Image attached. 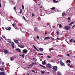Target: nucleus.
<instances>
[{"mask_svg": "<svg viewBox=\"0 0 75 75\" xmlns=\"http://www.w3.org/2000/svg\"><path fill=\"white\" fill-rule=\"evenodd\" d=\"M48 74H50V72H47Z\"/></svg>", "mask_w": 75, "mask_h": 75, "instance_id": "nucleus-60", "label": "nucleus"}, {"mask_svg": "<svg viewBox=\"0 0 75 75\" xmlns=\"http://www.w3.org/2000/svg\"><path fill=\"white\" fill-rule=\"evenodd\" d=\"M75 23V21H73V22H72L71 23L69 24V25H72V24H73V23Z\"/></svg>", "mask_w": 75, "mask_h": 75, "instance_id": "nucleus-22", "label": "nucleus"}, {"mask_svg": "<svg viewBox=\"0 0 75 75\" xmlns=\"http://www.w3.org/2000/svg\"><path fill=\"white\" fill-rule=\"evenodd\" d=\"M67 63H71V62L69 60H68L66 61Z\"/></svg>", "mask_w": 75, "mask_h": 75, "instance_id": "nucleus-17", "label": "nucleus"}, {"mask_svg": "<svg viewBox=\"0 0 75 75\" xmlns=\"http://www.w3.org/2000/svg\"><path fill=\"white\" fill-rule=\"evenodd\" d=\"M41 73L42 74H45V71H41Z\"/></svg>", "mask_w": 75, "mask_h": 75, "instance_id": "nucleus-12", "label": "nucleus"}, {"mask_svg": "<svg viewBox=\"0 0 75 75\" xmlns=\"http://www.w3.org/2000/svg\"><path fill=\"white\" fill-rule=\"evenodd\" d=\"M2 64H3V65H4V62H3L2 63Z\"/></svg>", "mask_w": 75, "mask_h": 75, "instance_id": "nucleus-54", "label": "nucleus"}, {"mask_svg": "<svg viewBox=\"0 0 75 75\" xmlns=\"http://www.w3.org/2000/svg\"><path fill=\"white\" fill-rule=\"evenodd\" d=\"M19 55H20V56H21V57H23V55H21V54H20Z\"/></svg>", "mask_w": 75, "mask_h": 75, "instance_id": "nucleus-52", "label": "nucleus"}, {"mask_svg": "<svg viewBox=\"0 0 75 75\" xmlns=\"http://www.w3.org/2000/svg\"><path fill=\"white\" fill-rule=\"evenodd\" d=\"M0 41H1V39L0 38Z\"/></svg>", "mask_w": 75, "mask_h": 75, "instance_id": "nucleus-61", "label": "nucleus"}, {"mask_svg": "<svg viewBox=\"0 0 75 75\" xmlns=\"http://www.w3.org/2000/svg\"><path fill=\"white\" fill-rule=\"evenodd\" d=\"M42 64H43V65H45L47 64V63H46V62L45 61H43L42 62Z\"/></svg>", "mask_w": 75, "mask_h": 75, "instance_id": "nucleus-10", "label": "nucleus"}, {"mask_svg": "<svg viewBox=\"0 0 75 75\" xmlns=\"http://www.w3.org/2000/svg\"><path fill=\"white\" fill-rule=\"evenodd\" d=\"M45 34H47V33H45Z\"/></svg>", "mask_w": 75, "mask_h": 75, "instance_id": "nucleus-63", "label": "nucleus"}, {"mask_svg": "<svg viewBox=\"0 0 75 75\" xmlns=\"http://www.w3.org/2000/svg\"><path fill=\"white\" fill-rule=\"evenodd\" d=\"M6 30L10 31V30H11V27H10L9 28H6Z\"/></svg>", "mask_w": 75, "mask_h": 75, "instance_id": "nucleus-9", "label": "nucleus"}, {"mask_svg": "<svg viewBox=\"0 0 75 75\" xmlns=\"http://www.w3.org/2000/svg\"><path fill=\"white\" fill-rule=\"evenodd\" d=\"M25 55V54H23V56H24V55Z\"/></svg>", "mask_w": 75, "mask_h": 75, "instance_id": "nucleus-57", "label": "nucleus"}, {"mask_svg": "<svg viewBox=\"0 0 75 75\" xmlns=\"http://www.w3.org/2000/svg\"><path fill=\"white\" fill-rule=\"evenodd\" d=\"M23 53H27V50L26 49H25L23 50Z\"/></svg>", "mask_w": 75, "mask_h": 75, "instance_id": "nucleus-7", "label": "nucleus"}, {"mask_svg": "<svg viewBox=\"0 0 75 75\" xmlns=\"http://www.w3.org/2000/svg\"><path fill=\"white\" fill-rule=\"evenodd\" d=\"M72 67H73V66L72 65H71V66L70 67H71V68H72Z\"/></svg>", "mask_w": 75, "mask_h": 75, "instance_id": "nucleus-53", "label": "nucleus"}, {"mask_svg": "<svg viewBox=\"0 0 75 75\" xmlns=\"http://www.w3.org/2000/svg\"><path fill=\"white\" fill-rule=\"evenodd\" d=\"M52 69L53 71H57V70L58 69V67H57L55 66L53 67Z\"/></svg>", "mask_w": 75, "mask_h": 75, "instance_id": "nucleus-2", "label": "nucleus"}, {"mask_svg": "<svg viewBox=\"0 0 75 75\" xmlns=\"http://www.w3.org/2000/svg\"><path fill=\"white\" fill-rule=\"evenodd\" d=\"M33 47L35 49V50H37V51H39V50L37 49L36 48V47H35V46L33 45Z\"/></svg>", "mask_w": 75, "mask_h": 75, "instance_id": "nucleus-15", "label": "nucleus"}, {"mask_svg": "<svg viewBox=\"0 0 75 75\" xmlns=\"http://www.w3.org/2000/svg\"><path fill=\"white\" fill-rule=\"evenodd\" d=\"M23 18L24 19V20H26V19L25 18V17H24V16H23Z\"/></svg>", "mask_w": 75, "mask_h": 75, "instance_id": "nucleus-32", "label": "nucleus"}, {"mask_svg": "<svg viewBox=\"0 0 75 75\" xmlns=\"http://www.w3.org/2000/svg\"><path fill=\"white\" fill-rule=\"evenodd\" d=\"M32 72H35V71L34 70H32Z\"/></svg>", "mask_w": 75, "mask_h": 75, "instance_id": "nucleus-40", "label": "nucleus"}, {"mask_svg": "<svg viewBox=\"0 0 75 75\" xmlns=\"http://www.w3.org/2000/svg\"><path fill=\"white\" fill-rule=\"evenodd\" d=\"M32 66H33V64H31L30 65V67H32Z\"/></svg>", "mask_w": 75, "mask_h": 75, "instance_id": "nucleus-47", "label": "nucleus"}, {"mask_svg": "<svg viewBox=\"0 0 75 75\" xmlns=\"http://www.w3.org/2000/svg\"><path fill=\"white\" fill-rule=\"evenodd\" d=\"M68 65L69 66V67L70 66V64L69 63H68Z\"/></svg>", "mask_w": 75, "mask_h": 75, "instance_id": "nucleus-48", "label": "nucleus"}, {"mask_svg": "<svg viewBox=\"0 0 75 75\" xmlns=\"http://www.w3.org/2000/svg\"><path fill=\"white\" fill-rule=\"evenodd\" d=\"M52 9L53 10H55V7H52Z\"/></svg>", "mask_w": 75, "mask_h": 75, "instance_id": "nucleus-28", "label": "nucleus"}, {"mask_svg": "<svg viewBox=\"0 0 75 75\" xmlns=\"http://www.w3.org/2000/svg\"><path fill=\"white\" fill-rule=\"evenodd\" d=\"M57 74L59 75H61V73H59V72H57Z\"/></svg>", "mask_w": 75, "mask_h": 75, "instance_id": "nucleus-36", "label": "nucleus"}, {"mask_svg": "<svg viewBox=\"0 0 75 75\" xmlns=\"http://www.w3.org/2000/svg\"><path fill=\"white\" fill-rule=\"evenodd\" d=\"M53 1L54 2V3H57L58 2V1H56V0H53Z\"/></svg>", "mask_w": 75, "mask_h": 75, "instance_id": "nucleus-20", "label": "nucleus"}, {"mask_svg": "<svg viewBox=\"0 0 75 75\" xmlns=\"http://www.w3.org/2000/svg\"><path fill=\"white\" fill-rule=\"evenodd\" d=\"M59 27L60 28H61V27H62V25H61V24H60L59 25Z\"/></svg>", "mask_w": 75, "mask_h": 75, "instance_id": "nucleus-26", "label": "nucleus"}, {"mask_svg": "<svg viewBox=\"0 0 75 75\" xmlns=\"http://www.w3.org/2000/svg\"><path fill=\"white\" fill-rule=\"evenodd\" d=\"M73 42H75V40H74Z\"/></svg>", "mask_w": 75, "mask_h": 75, "instance_id": "nucleus-59", "label": "nucleus"}, {"mask_svg": "<svg viewBox=\"0 0 75 75\" xmlns=\"http://www.w3.org/2000/svg\"><path fill=\"white\" fill-rule=\"evenodd\" d=\"M34 16H35V14H34V13H33L32 14V16L34 17Z\"/></svg>", "mask_w": 75, "mask_h": 75, "instance_id": "nucleus-34", "label": "nucleus"}, {"mask_svg": "<svg viewBox=\"0 0 75 75\" xmlns=\"http://www.w3.org/2000/svg\"><path fill=\"white\" fill-rule=\"evenodd\" d=\"M8 42H11V40H10V39H8Z\"/></svg>", "mask_w": 75, "mask_h": 75, "instance_id": "nucleus-31", "label": "nucleus"}, {"mask_svg": "<svg viewBox=\"0 0 75 75\" xmlns=\"http://www.w3.org/2000/svg\"><path fill=\"white\" fill-rule=\"evenodd\" d=\"M12 47H13L14 48V45H12Z\"/></svg>", "mask_w": 75, "mask_h": 75, "instance_id": "nucleus-50", "label": "nucleus"}, {"mask_svg": "<svg viewBox=\"0 0 75 75\" xmlns=\"http://www.w3.org/2000/svg\"><path fill=\"white\" fill-rule=\"evenodd\" d=\"M51 38V37L48 36V37H46L45 38L44 40H48L49 39H50Z\"/></svg>", "mask_w": 75, "mask_h": 75, "instance_id": "nucleus-3", "label": "nucleus"}, {"mask_svg": "<svg viewBox=\"0 0 75 75\" xmlns=\"http://www.w3.org/2000/svg\"><path fill=\"white\" fill-rule=\"evenodd\" d=\"M32 64L33 65H34L36 64V63H32Z\"/></svg>", "mask_w": 75, "mask_h": 75, "instance_id": "nucleus-29", "label": "nucleus"}, {"mask_svg": "<svg viewBox=\"0 0 75 75\" xmlns=\"http://www.w3.org/2000/svg\"><path fill=\"white\" fill-rule=\"evenodd\" d=\"M51 50H54V49L52 48H51Z\"/></svg>", "mask_w": 75, "mask_h": 75, "instance_id": "nucleus-51", "label": "nucleus"}, {"mask_svg": "<svg viewBox=\"0 0 75 75\" xmlns=\"http://www.w3.org/2000/svg\"><path fill=\"white\" fill-rule=\"evenodd\" d=\"M73 40H74V39H71L70 40V42H72V41H73Z\"/></svg>", "mask_w": 75, "mask_h": 75, "instance_id": "nucleus-35", "label": "nucleus"}, {"mask_svg": "<svg viewBox=\"0 0 75 75\" xmlns=\"http://www.w3.org/2000/svg\"><path fill=\"white\" fill-rule=\"evenodd\" d=\"M36 38L37 39H39V36H37Z\"/></svg>", "mask_w": 75, "mask_h": 75, "instance_id": "nucleus-45", "label": "nucleus"}, {"mask_svg": "<svg viewBox=\"0 0 75 75\" xmlns=\"http://www.w3.org/2000/svg\"><path fill=\"white\" fill-rule=\"evenodd\" d=\"M22 57H23V58H24V56H23Z\"/></svg>", "mask_w": 75, "mask_h": 75, "instance_id": "nucleus-62", "label": "nucleus"}, {"mask_svg": "<svg viewBox=\"0 0 75 75\" xmlns=\"http://www.w3.org/2000/svg\"><path fill=\"white\" fill-rule=\"evenodd\" d=\"M46 67L47 68H49V69H51V65L50 64H47Z\"/></svg>", "mask_w": 75, "mask_h": 75, "instance_id": "nucleus-1", "label": "nucleus"}, {"mask_svg": "<svg viewBox=\"0 0 75 75\" xmlns=\"http://www.w3.org/2000/svg\"><path fill=\"white\" fill-rule=\"evenodd\" d=\"M0 69L1 71H3L4 70V69L3 68H1Z\"/></svg>", "mask_w": 75, "mask_h": 75, "instance_id": "nucleus-27", "label": "nucleus"}, {"mask_svg": "<svg viewBox=\"0 0 75 75\" xmlns=\"http://www.w3.org/2000/svg\"><path fill=\"white\" fill-rule=\"evenodd\" d=\"M75 25H74L73 27H72V28H73V27H75Z\"/></svg>", "mask_w": 75, "mask_h": 75, "instance_id": "nucleus-56", "label": "nucleus"}, {"mask_svg": "<svg viewBox=\"0 0 75 75\" xmlns=\"http://www.w3.org/2000/svg\"><path fill=\"white\" fill-rule=\"evenodd\" d=\"M34 30L35 31H36L37 30V27H35L34 28Z\"/></svg>", "mask_w": 75, "mask_h": 75, "instance_id": "nucleus-19", "label": "nucleus"}, {"mask_svg": "<svg viewBox=\"0 0 75 75\" xmlns=\"http://www.w3.org/2000/svg\"><path fill=\"white\" fill-rule=\"evenodd\" d=\"M56 40H61V39L59 38H57L56 39Z\"/></svg>", "mask_w": 75, "mask_h": 75, "instance_id": "nucleus-41", "label": "nucleus"}, {"mask_svg": "<svg viewBox=\"0 0 75 75\" xmlns=\"http://www.w3.org/2000/svg\"><path fill=\"white\" fill-rule=\"evenodd\" d=\"M22 8L23 10H24V5H22Z\"/></svg>", "mask_w": 75, "mask_h": 75, "instance_id": "nucleus-30", "label": "nucleus"}, {"mask_svg": "<svg viewBox=\"0 0 75 75\" xmlns=\"http://www.w3.org/2000/svg\"><path fill=\"white\" fill-rule=\"evenodd\" d=\"M39 50L41 52H42V51H43V50H44V49L41 48H40Z\"/></svg>", "mask_w": 75, "mask_h": 75, "instance_id": "nucleus-11", "label": "nucleus"}, {"mask_svg": "<svg viewBox=\"0 0 75 75\" xmlns=\"http://www.w3.org/2000/svg\"><path fill=\"white\" fill-rule=\"evenodd\" d=\"M67 56H68V57H69V56H70V55H69V54H67Z\"/></svg>", "mask_w": 75, "mask_h": 75, "instance_id": "nucleus-46", "label": "nucleus"}, {"mask_svg": "<svg viewBox=\"0 0 75 75\" xmlns=\"http://www.w3.org/2000/svg\"><path fill=\"white\" fill-rule=\"evenodd\" d=\"M16 51H18L19 52H21V50L19 48L16 49Z\"/></svg>", "mask_w": 75, "mask_h": 75, "instance_id": "nucleus-14", "label": "nucleus"}, {"mask_svg": "<svg viewBox=\"0 0 75 75\" xmlns=\"http://www.w3.org/2000/svg\"><path fill=\"white\" fill-rule=\"evenodd\" d=\"M11 45H14V43L12 42H11Z\"/></svg>", "mask_w": 75, "mask_h": 75, "instance_id": "nucleus-21", "label": "nucleus"}, {"mask_svg": "<svg viewBox=\"0 0 75 75\" xmlns=\"http://www.w3.org/2000/svg\"><path fill=\"white\" fill-rule=\"evenodd\" d=\"M13 9L14 10H16V6H15L14 7Z\"/></svg>", "mask_w": 75, "mask_h": 75, "instance_id": "nucleus-39", "label": "nucleus"}, {"mask_svg": "<svg viewBox=\"0 0 75 75\" xmlns=\"http://www.w3.org/2000/svg\"><path fill=\"white\" fill-rule=\"evenodd\" d=\"M65 29L67 30H68L70 29V28L68 26H66L65 27Z\"/></svg>", "mask_w": 75, "mask_h": 75, "instance_id": "nucleus-4", "label": "nucleus"}, {"mask_svg": "<svg viewBox=\"0 0 75 75\" xmlns=\"http://www.w3.org/2000/svg\"><path fill=\"white\" fill-rule=\"evenodd\" d=\"M28 75H30V73H28Z\"/></svg>", "mask_w": 75, "mask_h": 75, "instance_id": "nucleus-58", "label": "nucleus"}, {"mask_svg": "<svg viewBox=\"0 0 75 75\" xmlns=\"http://www.w3.org/2000/svg\"><path fill=\"white\" fill-rule=\"evenodd\" d=\"M60 63L61 65L62 66H64V63H63L62 61H60Z\"/></svg>", "mask_w": 75, "mask_h": 75, "instance_id": "nucleus-8", "label": "nucleus"}, {"mask_svg": "<svg viewBox=\"0 0 75 75\" xmlns=\"http://www.w3.org/2000/svg\"><path fill=\"white\" fill-rule=\"evenodd\" d=\"M64 16H67V14L66 13H64L62 15V16L63 17Z\"/></svg>", "mask_w": 75, "mask_h": 75, "instance_id": "nucleus-23", "label": "nucleus"}, {"mask_svg": "<svg viewBox=\"0 0 75 75\" xmlns=\"http://www.w3.org/2000/svg\"><path fill=\"white\" fill-rule=\"evenodd\" d=\"M58 35H59V32H58V31H57V33H56Z\"/></svg>", "mask_w": 75, "mask_h": 75, "instance_id": "nucleus-25", "label": "nucleus"}, {"mask_svg": "<svg viewBox=\"0 0 75 75\" xmlns=\"http://www.w3.org/2000/svg\"><path fill=\"white\" fill-rule=\"evenodd\" d=\"M0 7H1V3H0Z\"/></svg>", "mask_w": 75, "mask_h": 75, "instance_id": "nucleus-49", "label": "nucleus"}, {"mask_svg": "<svg viewBox=\"0 0 75 75\" xmlns=\"http://www.w3.org/2000/svg\"><path fill=\"white\" fill-rule=\"evenodd\" d=\"M4 52L5 54H8V51L6 50H4Z\"/></svg>", "mask_w": 75, "mask_h": 75, "instance_id": "nucleus-5", "label": "nucleus"}, {"mask_svg": "<svg viewBox=\"0 0 75 75\" xmlns=\"http://www.w3.org/2000/svg\"><path fill=\"white\" fill-rule=\"evenodd\" d=\"M38 55H43V54H38Z\"/></svg>", "mask_w": 75, "mask_h": 75, "instance_id": "nucleus-43", "label": "nucleus"}, {"mask_svg": "<svg viewBox=\"0 0 75 75\" xmlns=\"http://www.w3.org/2000/svg\"><path fill=\"white\" fill-rule=\"evenodd\" d=\"M42 16H44V15H45V13H42Z\"/></svg>", "mask_w": 75, "mask_h": 75, "instance_id": "nucleus-38", "label": "nucleus"}, {"mask_svg": "<svg viewBox=\"0 0 75 75\" xmlns=\"http://www.w3.org/2000/svg\"><path fill=\"white\" fill-rule=\"evenodd\" d=\"M74 58H75V56H74Z\"/></svg>", "mask_w": 75, "mask_h": 75, "instance_id": "nucleus-64", "label": "nucleus"}, {"mask_svg": "<svg viewBox=\"0 0 75 75\" xmlns=\"http://www.w3.org/2000/svg\"><path fill=\"white\" fill-rule=\"evenodd\" d=\"M48 58H51V57L50 56H47Z\"/></svg>", "mask_w": 75, "mask_h": 75, "instance_id": "nucleus-33", "label": "nucleus"}, {"mask_svg": "<svg viewBox=\"0 0 75 75\" xmlns=\"http://www.w3.org/2000/svg\"><path fill=\"white\" fill-rule=\"evenodd\" d=\"M15 25H16V24H15V23H14L12 25L13 27H14Z\"/></svg>", "mask_w": 75, "mask_h": 75, "instance_id": "nucleus-37", "label": "nucleus"}, {"mask_svg": "<svg viewBox=\"0 0 75 75\" xmlns=\"http://www.w3.org/2000/svg\"><path fill=\"white\" fill-rule=\"evenodd\" d=\"M18 47H20V48H23L24 47V45H18Z\"/></svg>", "mask_w": 75, "mask_h": 75, "instance_id": "nucleus-6", "label": "nucleus"}, {"mask_svg": "<svg viewBox=\"0 0 75 75\" xmlns=\"http://www.w3.org/2000/svg\"><path fill=\"white\" fill-rule=\"evenodd\" d=\"M14 41L16 43V44H18V40H15Z\"/></svg>", "mask_w": 75, "mask_h": 75, "instance_id": "nucleus-13", "label": "nucleus"}, {"mask_svg": "<svg viewBox=\"0 0 75 75\" xmlns=\"http://www.w3.org/2000/svg\"><path fill=\"white\" fill-rule=\"evenodd\" d=\"M12 3H13V4H15V3L14 2H13V1L12 2Z\"/></svg>", "mask_w": 75, "mask_h": 75, "instance_id": "nucleus-55", "label": "nucleus"}, {"mask_svg": "<svg viewBox=\"0 0 75 75\" xmlns=\"http://www.w3.org/2000/svg\"><path fill=\"white\" fill-rule=\"evenodd\" d=\"M4 38H6V37H5V36L3 35L2 36Z\"/></svg>", "mask_w": 75, "mask_h": 75, "instance_id": "nucleus-42", "label": "nucleus"}, {"mask_svg": "<svg viewBox=\"0 0 75 75\" xmlns=\"http://www.w3.org/2000/svg\"><path fill=\"white\" fill-rule=\"evenodd\" d=\"M22 9H21L20 10V13L21 14V13H22Z\"/></svg>", "mask_w": 75, "mask_h": 75, "instance_id": "nucleus-24", "label": "nucleus"}, {"mask_svg": "<svg viewBox=\"0 0 75 75\" xmlns=\"http://www.w3.org/2000/svg\"><path fill=\"white\" fill-rule=\"evenodd\" d=\"M40 65L41 66V67H43V68H46V67H45L41 64H40Z\"/></svg>", "mask_w": 75, "mask_h": 75, "instance_id": "nucleus-18", "label": "nucleus"}, {"mask_svg": "<svg viewBox=\"0 0 75 75\" xmlns=\"http://www.w3.org/2000/svg\"><path fill=\"white\" fill-rule=\"evenodd\" d=\"M68 20H70L71 18L69 17L68 18Z\"/></svg>", "mask_w": 75, "mask_h": 75, "instance_id": "nucleus-44", "label": "nucleus"}, {"mask_svg": "<svg viewBox=\"0 0 75 75\" xmlns=\"http://www.w3.org/2000/svg\"><path fill=\"white\" fill-rule=\"evenodd\" d=\"M14 59V57H12L11 58V61H13Z\"/></svg>", "mask_w": 75, "mask_h": 75, "instance_id": "nucleus-16", "label": "nucleus"}]
</instances>
